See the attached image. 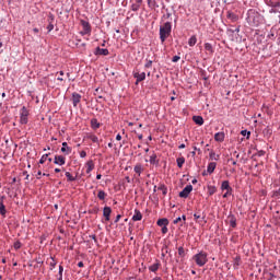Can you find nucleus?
<instances>
[{"label": "nucleus", "mask_w": 280, "mask_h": 280, "mask_svg": "<svg viewBox=\"0 0 280 280\" xmlns=\"http://www.w3.org/2000/svg\"><path fill=\"white\" fill-rule=\"evenodd\" d=\"M170 36H172V22H165L162 26H160L161 43H165Z\"/></svg>", "instance_id": "1"}, {"label": "nucleus", "mask_w": 280, "mask_h": 280, "mask_svg": "<svg viewBox=\"0 0 280 280\" xmlns=\"http://www.w3.org/2000/svg\"><path fill=\"white\" fill-rule=\"evenodd\" d=\"M246 21L250 27H259V23L261 21V16L259 13H256L254 11H248Z\"/></svg>", "instance_id": "2"}, {"label": "nucleus", "mask_w": 280, "mask_h": 280, "mask_svg": "<svg viewBox=\"0 0 280 280\" xmlns=\"http://www.w3.org/2000/svg\"><path fill=\"white\" fill-rule=\"evenodd\" d=\"M207 252H199L198 254L192 256L194 261L199 266V268H202L209 261L207 258Z\"/></svg>", "instance_id": "3"}, {"label": "nucleus", "mask_w": 280, "mask_h": 280, "mask_svg": "<svg viewBox=\"0 0 280 280\" xmlns=\"http://www.w3.org/2000/svg\"><path fill=\"white\" fill-rule=\"evenodd\" d=\"M81 25L83 30L80 32L81 36H91V23L89 21L81 20Z\"/></svg>", "instance_id": "4"}, {"label": "nucleus", "mask_w": 280, "mask_h": 280, "mask_svg": "<svg viewBox=\"0 0 280 280\" xmlns=\"http://www.w3.org/2000/svg\"><path fill=\"white\" fill-rule=\"evenodd\" d=\"M27 117H30V112L27 110V107L23 106L20 113V124H22V126H25L27 124Z\"/></svg>", "instance_id": "5"}, {"label": "nucleus", "mask_w": 280, "mask_h": 280, "mask_svg": "<svg viewBox=\"0 0 280 280\" xmlns=\"http://www.w3.org/2000/svg\"><path fill=\"white\" fill-rule=\"evenodd\" d=\"M194 191V186L187 185L180 192L179 198H189V194Z\"/></svg>", "instance_id": "6"}, {"label": "nucleus", "mask_w": 280, "mask_h": 280, "mask_svg": "<svg viewBox=\"0 0 280 280\" xmlns=\"http://www.w3.org/2000/svg\"><path fill=\"white\" fill-rule=\"evenodd\" d=\"M147 3L151 10H156L161 8V4H159L161 3V0H147Z\"/></svg>", "instance_id": "7"}, {"label": "nucleus", "mask_w": 280, "mask_h": 280, "mask_svg": "<svg viewBox=\"0 0 280 280\" xmlns=\"http://www.w3.org/2000/svg\"><path fill=\"white\" fill-rule=\"evenodd\" d=\"M55 165H65L67 163V159L62 155H56L54 160Z\"/></svg>", "instance_id": "8"}, {"label": "nucleus", "mask_w": 280, "mask_h": 280, "mask_svg": "<svg viewBox=\"0 0 280 280\" xmlns=\"http://www.w3.org/2000/svg\"><path fill=\"white\" fill-rule=\"evenodd\" d=\"M81 100L82 95L78 94L77 92L72 93V105L74 108L78 106V104H80Z\"/></svg>", "instance_id": "9"}, {"label": "nucleus", "mask_w": 280, "mask_h": 280, "mask_svg": "<svg viewBox=\"0 0 280 280\" xmlns=\"http://www.w3.org/2000/svg\"><path fill=\"white\" fill-rule=\"evenodd\" d=\"M110 213H113V209H110V207H105L103 209V215H104L106 222L110 221Z\"/></svg>", "instance_id": "10"}, {"label": "nucleus", "mask_w": 280, "mask_h": 280, "mask_svg": "<svg viewBox=\"0 0 280 280\" xmlns=\"http://www.w3.org/2000/svg\"><path fill=\"white\" fill-rule=\"evenodd\" d=\"M94 54L95 56H108L109 51L106 48L96 47Z\"/></svg>", "instance_id": "11"}, {"label": "nucleus", "mask_w": 280, "mask_h": 280, "mask_svg": "<svg viewBox=\"0 0 280 280\" xmlns=\"http://www.w3.org/2000/svg\"><path fill=\"white\" fill-rule=\"evenodd\" d=\"M228 218L230 220L231 229H235L237 226V219L235 218V214L230 213Z\"/></svg>", "instance_id": "12"}, {"label": "nucleus", "mask_w": 280, "mask_h": 280, "mask_svg": "<svg viewBox=\"0 0 280 280\" xmlns=\"http://www.w3.org/2000/svg\"><path fill=\"white\" fill-rule=\"evenodd\" d=\"M194 219L199 223V224H207V219H206V215H200L198 213H194Z\"/></svg>", "instance_id": "13"}, {"label": "nucleus", "mask_w": 280, "mask_h": 280, "mask_svg": "<svg viewBox=\"0 0 280 280\" xmlns=\"http://www.w3.org/2000/svg\"><path fill=\"white\" fill-rule=\"evenodd\" d=\"M221 191H233V188L231 187V184L229 183V180L222 182Z\"/></svg>", "instance_id": "14"}, {"label": "nucleus", "mask_w": 280, "mask_h": 280, "mask_svg": "<svg viewBox=\"0 0 280 280\" xmlns=\"http://www.w3.org/2000/svg\"><path fill=\"white\" fill-rule=\"evenodd\" d=\"M133 78L138 80V82H143V80H145V72H133Z\"/></svg>", "instance_id": "15"}, {"label": "nucleus", "mask_w": 280, "mask_h": 280, "mask_svg": "<svg viewBox=\"0 0 280 280\" xmlns=\"http://www.w3.org/2000/svg\"><path fill=\"white\" fill-rule=\"evenodd\" d=\"M133 222H140V220H143V214H141V211L135 210V214L132 215Z\"/></svg>", "instance_id": "16"}, {"label": "nucleus", "mask_w": 280, "mask_h": 280, "mask_svg": "<svg viewBox=\"0 0 280 280\" xmlns=\"http://www.w3.org/2000/svg\"><path fill=\"white\" fill-rule=\"evenodd\" d=\"M158 226L164 228L170 225V220L167 218L159 219L156 222Z\"/></svg>", "instance_id": "17"}, {"label": "nucleus", "mask_w": 280, "mask_h": 280, "mask_svg": "<svg viewBox=\"0 0 280 280\" xmlns=\"http://www.w3.org/2000/svg\"><path fill=\"white\" fill-rule=\"evenodd\" d=\"M143 3V0H137L136 3L131 4L132 12H139V9L141 8V4Z\"/></svg>", "instance_id": "18"}, {"label": "nucleus", "mask_w": 280, "mask_h": 280, "mask_svg": "<svg viewBox=\"0 0 280 280\" xmlns=\"http://www.w3.org/2000/svg\"><path fill=\"white\" fill-rule=\"evenodd\" d=\"M86 166V174H91L92 170H95V164L93 163V160H90L85 164Z\"/></svg>", "instance_id": "19"}, {"label": "nucleus", "mask_w": 280, "mask_h": 280, "mask_svg": "<svg viewBox=\"0 0 280 280\" xmlns=\"http://www.w3.org/2000/svg\"><path fill=\"white\" fill-rule=\"evenodd\" d=\"M215 167H218V164L215 162H210L207 166V172L209 174H213V172H215Z\"/></svg>", "instance_id": "20"}, {"label": "nucleus", "mask_w": 280, "mask_h": 280, "mask_svg": "<svg viewBox=\"0 0 280 280\" xmlns=\"http://www.w3.org/2000/svg\"><path fill=\"white\" fill-rule=\"evenodd\" d=\"M192 121H195L197 126H202L205 124V118H202V116H194Z\"/></svg>", "instance_id": "21"}, {"label": "nucleus", "mask_w": 280, "mask_h": 280, "mask_svg": "<svg viewBox=\"0 0 280 280\" xmlns=\"http://www.w3.org/2000/svg\"><path fill=\"white\" fill-rule=\"evenodd\" d=\"M61 152L63 154H69L71 152V147L67 142H62Z\"/></svg>", "instance_id": "22"}, {"label": "nucleus", "mask_w": 280, "mask_h": 280, "mask_svg": "<svg viewBox=\"0 0 280 280\" xmlns=\"http://www.w3.org/2000/svg\"><path fill=\"white\" fill-rule=\"evenodd\" d=\"M133 172L136 174H138V176H141V174L143 173V165L141 164H136L133 167Z\"/></svg>", "instance_id": "23"}, {"label": "nucleus", "mask_w": 280, "mask_h": 280, "mask_svg": "<svg viewBox=\"0 0 280 280\" xmlns=\"http://www.w3.org/2000/svg\"><path fill=\"white\" fill-rule=\"evenodd\" d=\"M214 141H218L219 143H222V141H224V132H217L214 135Z\"/></svg>", "instance_id": "24"}, {"label": "nucleus", "mask_w": 280, "mask_h": 280, "mask_svg": "<svg viewBox=\"0 0 280 280\" xmlns=\"http://www.w3.org/2000/svg\"><path fill=\"white\" fill-rule=\"evenodd\" d=\"M149 163L151 165H159V159L156 158V153H153L150 159H149Z\"/></svg>", "instance_id": "25"}, {"label": "nucleus", "mask_w": 280, "mask_h": 280, "mask_svg": "<svg viewBox=\"0 0 280 280\" xmlns=\"http://www.w3.org/2000/svg\"><path fill=\"white\" fill-rule=\"evenodd\" d=\"M91 127L93 130H97V128H100V121H97V118L91 119Z\"/></svg>", "instance_id": "26"}, {"label": "nucleus", "mask_w": 280, "mask_h": 280, "mask_svg": "<svg viewBox=\"0 0 280 280\" xmlns=\"http://www.w3.org/2000/svg\"><path fill=\"white\" fill-rule=\"evenodd\" d=\"M196 43H198V38L196 37V35H192L189 39H188V45L189 47H194L196 45Z\"/></svg>", "instance_id": "27"}, {"label": "nucleus", "mask_w": 280, "mask_h": 280, "mask_svg": "<svg viewBox=\"0 0 280 280\" xmlns=\"http://www.w3.org/2000/svg\"><path fill=\"white\" fill-rule=\"evenodd\" d=\"M5 213H8V210H5V205L3 201H0V214L5 218Z\"/></svg>", "instance_id": "28"}, {"label": "nucleus", "mask_w": 280, "mask_h": 280, "mask_svg": "<svg viewBox=\"0 0 280 280\" xmlns=\"http://www.w3.org/2000/svg\"><path fill=\"white\" fill-rule=\"evenodd\" d=\"M160 266H161V264L155 262V264H153V265H151V266L149 267V270H150L151 272H156V270H159Z\"/></svg>", "instance_id": "29"}, {"label": "nucleus", "mask_w": 280, "mask_h": 280, "mask_svg": "<svg viewBox=\"0 0 280 280\" xmlns=\"http://www.w3.org/2000/svg\"><path fill=\"white\" fill-rule=\"evenodd\" d=\"M176 163H177V167H183V165H185V159L182 156V158H177L176 159Z\"/></svg>", "instance_id": "30"}, {"label": "nucleus", "mask_w": 280, "mask_h": 280, "mask_svg": "<svg viewBox=\"0 0 280 280\" xmlns=\"http://www.w3.org/2000/svg\"><path fill=\"white\" fill-rule=\"evenodd\" d=\"M97 198L98 200H106V192L104 190H98Z\"/></svg>", "instance_id": "31"}, {"label": "nucleus", "mask_w": 280, "mask_h": 280, "mask_svg": "<svg viewBox=\"0 0 280 280\" xmlns=\"http://www.w3.org/2000/svg\"><path fill=\"white\" fill-rule=\"evenodd\" d=\"M211 161H220V155L215 154L213 151L209 154Z\"/></svg>", "instance_id": "32"}, {"label": "nucleus", "mask_w": 280, "mask_h": 280, "mask_svg": "<svg viewBox=\"0 0 280 280\" xmlns=\"http://www.w3.org/2000/svg\"><path fill=\"white\" fill-rule=\"evenodd\" d=\"M205 49H206V51H209L210 54H213V46L211 45V43H206L205 44Z\"/></svg>", "instance_id": "33"}, {"label": "nucleus", "mask_w": 280, "mask_h": 280, "mask_svg": "<svg viewBox=\"0 0 280 280\" xmlns=\"http://www.w3.org/2000/svg\"><path fill=\"white\" fill-rule=\"evenodd\" d=\"M159 191H162L163 196H167V187L165 185L159 186Z\"/></svg>", "instance_id": "34"}, {"label": "nucleus", "mask_w": 280, "mask_h": 280, "mask_svg": "<svg viewBox=\"0 0 280 280\" xmlns=\"http://www.w3.org/2000/svg\"><path fill=\"white\" fill-rule=\"evenodd\" d=\"M48 158H49V153L42 155V158L39 160V164L43 165L47 161Z\"/></svg>", "instance_id": "35"}, {"label": "nucleus", "mask_w": 280, "mask_h": 280, "mask_svg": "<svg viewBox=\"0 0 280 280\" xmlns=\"http://www.w3.org/2000/svg\"><path fill=\"white\" fill-rule=\"evenodd\" d=\"M217 189L215 186H209L208 187V194L209 196H213V194H215Z\"/></svg>", "instance_id": "36"}, {"label": "nucleus", "mask_w": 280, "mask_h": 280, "mask_svg": "<svg viewBox=\"0 0 280 280\" xmlns=\"http://www.w3.org/2000/svg\"><path fill=\"white\" fill-rule=\"evenodd\" d=\"M66 177L68 178L69 183H73L75 180V177L71 175L69 172H66Z\"/></svg>", "instance_id": "37"}, {"label": "nucleus", "mask_w": 280, "mask_h": 280, "mask_svg": "<svg viewBox=\"0 0 280 280\" xmlns=\"http://www.w3.org/2000/svg\"><path fill=\"white\" fill-rule=\"evenodd\" d=\"M240 261H242V258L240 256H236L234 258V268H237L240 266Z\"/></svg>", "instance_id": "38"}, {"label": "nucleus", "mask_w": 280, "mask_h": 280, "mask_svg": "<svg viewBox=\"0 0 280 280\" xmlns=\"http://www.w3.org/2000/svg\"><path fill=\"white\" fill-rule=\"evenodd\" d=\"M90 139L93 143H100V138H97L95 135L90 136Z\"/></svg>", "instance_id": "39"}, {"label": "nucleus", "mask_w": 280, "mask_h": 280, "mask_svg": "<svg viewBox=\"0 0 280 280\" xmlns=\"http://www.w3.org/2000/svg\"><path fill=\"white\" fill-rule=\"evenodd\" d=\"M51 261L49 262L50 266V270H54V268H56V259H54V257H50Z\"/></svg>", "instance_id": "40"}, {"label": "nucleus", "mask_w": 280, "mask_h": 280, "mask_svg": "<svg viewBox=\"0 0 280 280\" xmlns=\"http://www.w3.org/2000/svg\"><path fill=\"white\" fill-rule=\"evenodd\" d=\"M178 255L179 257H185V248L183 246L178 247Z\"/></svg>", "instance_id": "41"}, {"label": "nucleus", "mask_w": 280, "mask_h": 280, "mask_svg": "<svg viewBox=\"0 0 280 280\" xmlns=\"http://www.w3.org/2000/svg\"><path fill=\"white\" fill-rule=\"evenodd\" d=\"M22 244H21V241H16L14 244H13V248H15V250H19V248H21Z\"/></svg>", "instance_id": "42"}, {"label": "nucleus", "mask_w": 280, "mask_h": 280, "mask_svg": "<svg viewBox=\"0 0 280 280\" xmlns=\"http://www.w3.org/2000/svg\"><path fill=\"white\" fill-rule=\"evenodd\" d=\"M241 135H242L243 137H247V139H248V137H250V131H248V130H242V131H241Z\"/></svg>", "instance_id": "43"}, {"label": "nucleus", "mask_w": 280, "mask_h": 280, "mask_svg": "<svg viewBox=\"0 0 280 280\" xmlns=\"http://www.w3.org/2000/svg\"><path fill=\"white\" fill-rule=\"evenodd\" d=\"M62 272H65V267L59 266V280H62Z\"/></svg>", "instance_id": "44"}, {"label": "nucleus", "mask_w": 280, "mask_h": 280, "mask_svg": "<svg viewBox=\"0 0 280 280\" xmlns=\"http://www.w3.org/2000/svg\"><path fill=\"white\" fill-rule=\"evenodd\" d=\"M55 19H56V16H54L52 13H49V15H48L49 23H54Z\"/></svg>", "instance_id": "45"}, {"label": "nucleus", "mask_w": 280, "mask_h": 280, "mask_svg": "<svg viewBox=\"0 0 280 280\" xmlns=\"http://www.w3.org/2000/svg\"><path fill=\"white\" fill-rule=\"evenodd\" d=\"M270 8H280V2H270Z\"/></svg>", "instance_id": "46"}, {"label": "nucleus", "mask_w": 280, "mask_h": 280, "mask_svg": "<svg viewBox=\"0 0 280 280\" xmlns=\"http://www.w3.org/2000/svg\"><path fill=\"white\" fill-rule=\"evenodd\" d=\"M172 13H170V10L166 9V14L163 15V19H171Z\"/></svg>", "instance_id": "47"}, {"label": "nucleus", "mask_w": 280, "mask_h": 280, "mask_svg": "<svg viewBox=\"0 0 280 280\" xmlns=\"http://www.w3.org/2000/svg\"><path fill=\"white\" fill-rule=\"evenodd\" d=\"M145 69H150L152 67V60H148L144 65Z\"/></svg>", "instance_id": "48"}, {"label": "nucleus", "mask_w": 280, "mask_h": 280, "mask_svg": "<svg viewBox=\"0 0 280 280\" xmlns=\"http://www.w3.org/2000/svg\"><path fill=\"white\" fill-rule=\"evenodd\" d=\"M233 194V190H226L225 194H223V198H229Z\"/></svg>", "instance_id": "49"}, {"label": "nucleus", "mask_w": 280, "mask_h": 280, "mask_svg": "<svg viewBox=\"0 0 280 280\" xmlns=\"http://www.w3.org/2000/svg\"><path fill=\"white\" fill-rule=\"evenodd\" d=\"M180 60V56L176 55L172 58V62H178Z\"/></svg>", "instance_id": "50"}, {"label": "nucleus", "mask_w": 280, "mask_h": 280, "mask_svg": "<svg viewBox=\"0 0 280 280\" xmlns=\"http://www.w3.org/2000/svg\"><path fill=\"white\" fill-rule=\"evenodd\" d=\"M48 32H52L54 30V23L49 22L48 26H47Z\"/></svg>", "instance_id": "51"}, {"label": "nucleus", "mask_w": 280, "mask_h": 280, "mask_svg": "<svg viewBox=\"0 0 280 280\" xmlns=\"http://www.w3.org/2000/svg\"><path fill=\"white\" fill-rule=\"evenodd\" d=\"M80 158L81 159H86V151H81L80 152Z\"/></svg>", "instance_id": "52"}, {"label": "nucleus", "mask_w": 280, "mask_h": 280, "mask_svg": "<svg viewBox=\"0 0 280 280\" xmlns=\"http://www.w3.org/2000/svg\"><path fill=\"white\" fill-rule=\"evenodd\" d=\"M90 238L93 240L95 244H97V236H95V234L90 235Z\"/></svg>", "instance_id": "53"}, {"label": "nucleus", "mask_w": 280, "mask_h": 280, "mask_svg": "<svg viewBox=\"0 0 280 280\" xmlns=\"http://www.w3.org/2000/svg\"><path fill=\"white\" fill-rule=\"evenodd\" d=\"M194 150H195V151L191 152V155H192V156H196V152H200V149H197L196 147H194Z\"/></svg>", "instance_id": "54"}, {"label": "nucleus", "mask_w": 280, "mask_h": 280, "mask_svg": "<svg viewBox=\"0 0 280 280\" xmlns=\"http://www.w3.org/2000/svg\"><path fill=\"white\" fill-rule=\"evenodd\" d=\"M178 222H182V218H180V217L176 218V219L173 221L174 224H178Z\"/></svg>", "instance_id": "55"}, {"label": "nucleus", "mask_w": 280, "mask_h": 280, "mask_svg": "<svg viewBox=\"0 0 280 280\" xmlns=\"http://www.w3.org/2000/svg\"><path fill=\"white\" fill-rule=\"evenodd\" d=\"M119 220H121V214H118V215H116V219H115V224H117V222H119Z\"/></svg>", "instance_id": "56"}, {"label": "nucleus", "mask_w": 280, "mask_h": 280, "mask_svg": "<svg viewBox=\"0 0 280 280\" xmlns=\"http://www.w3.org/2000/svg\"><path fill=\"white\" fill-rule=\"evenodd\" d=\"M167 231H168L167 226L162 228L163 235H166Z\"/></svg>", "instance_id": "57"}, {"label": "nucleus", "mask_w": 280, "mask_h": 280, "mask_svg": "<svg viewBox=\"0 0 280 280\" xmlns=\"http://www.w3.org/2000/svg\"><path fill=\"white\" fill-rule=\"evenodd\" d=\"M78 266H79V268H84V262L83 261H79Z\"/></svg>", "instance_id": "58"}, {"label": "nucleus", "mask_w": 280, "mask_h": 280, "mask_svg": "<svg viewBox=\"0 0 280 280\" xmlns=\"http://www.w3.org/2000/svg\"><path fill=\"white\" fill-rule=\"evenodd\" d=\"M180 218L183 222H187V215L183 214Z\"/></svg>", "instance_id": "59"}, {"label": "nucleus", "mask_w": 280, "mask_h": 280, "mask_svg": "<svg viewBox=\"0 0 280 280\" xmlns=\"http://www.w3.org/2000/svg\"><path fill=\"white\" fill-rule=\"evenodd\" d=\"M229 162H231V163H232V165H237V162H236V161H234L233 159H230V160H229Z\"/></svg>", "instance_id": "60"}, {"label": "nucleus", "mask_w": 280, "mask_h": 280, "mask_svg": "<svg viewBox=\"0 0 280 280\" xmlns=\"http://www.w3.org/2000/svg\"><path fill=\"white\" fill-rule=\"evenodd\" d=\"M116 141H121V135H120V133H118V135L116 136Z\"/></svg>", "instance_id": "61"}, {"label": "nucleus", "mask_w": 280, "mask_h": 280, "mask_svg": "<svg viewBox=\"0 0 280 280\" xmlns=\"http://www.w3.org/2000/svg\"><path fill=\"white\" fill-rule=\"evenodd\" d=\"M234 34H235V32H236V34L237 33H240V26H237L234 31H232Z\"/></svg>", "instance_id": "62"}, {"label": "nucleus", "mask_w": 280, "mask_h": 280, "mask_svg": "<svg viewBox=\"0 0 280 280\" xmlns=\"http://www.w3.org/2000/svg\"><path fill=\"white\" fill-rule=\"evenodd\" d=\"M179 150H183L185 149V143H182L179 147H178Z\"/></svg>", "instance_id": "63"}, {"label": "nucleus", "mask_w": 280, "mask_h": 280, "mask_svg": "<svg viewBox=\"0 0 280 280\" xmlns=\"http://www.w3.org/2000/svg\"><path fill=\"white\" fill-rule=\"evenodd\" d=\"M153 280H163L161 277H155Z\"/></svg>", "instance_id": "64"}]
</instances>
